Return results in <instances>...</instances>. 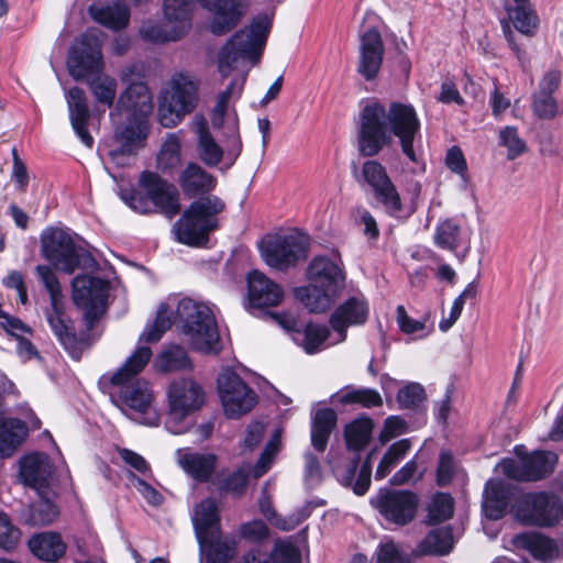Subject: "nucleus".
<instances>
[{"label": "nucleus", "mask_w": 563, "mask_h": 563, "mask_svg": "<svg viewBox=\"0 0 563 563\" xmlns=\"http://www.w3.org/2000/svg\"><path fill=\"white\" fill-rule=\"evenodd\" d=\"M272 27V18L268 14H258L251 24L234 33L221 47L218 54V70L223 78L234 70L241 69V75L217 96L212 110L211 122L217 129H223L227 136V158L230 163L236 161L242 151V141L239 133V120L235 111H230V100L238 99L244 87L247 76L245 62L256 65L261 58L268 33Z\"/></svg>", "instance_id": "1"}, {"label": "nucleus", "mask_w": 563, "mask_h": 563, "mask_svg": "<svg viewBox=\"0 0 563 563\" xmlns=\"http://www.w3.org/2000/svg\"><path fill=\"white\" fill-rule=\"evenodd\" d=\"M419 131L420 120L411 104L393 102L386 109L379 101L371 99L360 111L358 151L365 156H375L391 143L394 135L399 139L402 153L416 162L413 141Z\"/></svg>", "instance_id": "2"}, {"label": "nucleus", "mask_w": 563, "mask_h": 563, "mask_svg": "<svg viewBox=\"0 0 563 563\" xmlns=\"http://www.w3.org/2000/svg\"><path fill=\"white\" fill-rule=\"evenodd\" d=\"M174 323L194 350L206 354L220 352V336L211 308L205 302L176 296L159 305L154 322L144 329L140 342L159 341Z\"/></svg>", "instance_id": "3"}, {"label": "nucleus", "mask_w": 563, "mask_h": 563, "mask_svg": "<svg viewBox=\"0 0 563 563\" xmlns=\"http://www.w3.org/2000/svg\"><path fill=\"white\" fill-rule=\"evenodd\" d=\"M153 110L151 92L142 81L132 82L121 93L115 112L128 114V121L115 129L113 137L100 148L101 156L117 166H125L147 137V117Z\"/></svg>", "instance_id": "4"}, {"label": "nucleus", "mask_w": 563, "mask_h": 563, "mask_svg": "<svg viewBox=\"0 0 563 563\" xmlns=\"http://www.w3.org/2000/svg\"><path fill=\"white\" fill-rule=\"evenodd\" d=\"M152 357L148 346H139L114 373L103 375L101 383H110L113 401L136 422L155 427L159 415L154 402V394L145 379L137 378Z\"/></svg>", "instance_id": "5"}, {"label": "nucleus", "mask_w": 563, "mask_h": 563, "mask_svg": "<svg viewBox=\"0 0 563 563\" xmlns=\"http://www.w3.org/2000/svg\"><path fill=\"white\" fill-rule=\"evenodd\" d=\"M101 31L90 29L82 34L80 45L73 47L67 67L75 80L86 79L97 103L111 108L117 96V80L100 74L102 69Z\"/></svg>", "instance_id": "6"}, {"label": "nucleus", "mask_w": 563, "mask_h": 563, "mask_svg": "<svg viewBox=\"0 0 563 563\" xmlns=\"http://www.w3.org/2000/svg\"><path fill=\"white\" fill-rule=\"evenodd\" d=\"M140 190H121V199L134 211L148 213L159 209L172 218L180 210L179 194L176 187L156 173L143 172L139 178Z\"/></svg>", "instance_id": "7"}, {"label": "nucleus", "mask_w": 563, "mask_h": 563, "mask_svg": "<svg viewBox=\"0 0 563 563\" xmlns=\"http://www.w3.org/2000/svg\"><path fill=\"white\" fill-rule=\"evenodd\" d=\"M224 202L217 196H207L190 203L174 224L178 242L189 246H203L209 234L218 229V214Z\"/></svg>", "instance_id": "8"}, {"label": "nucleus", "mask_w": 563, "mask_h": 563, "mask_svg": "<svg viewBox=\"0 0 563 563\" xmlns=\"http://www.w3.org/2000/svg\"><path fill=\"white\" fill-rule=\"evenodd\" d=\"M167 417L165 428L174 434L190 430V417L199 411L206 402L203 387L191 377H177L170 380L166 389Z\"/></svg>", "instance_id": "9"}, {"label": "nucleus", "mask_w": 563, "mask_h": 563, "mask_svg": "<svg viewBox=\"0 0 563 563\" xmlns=\"http://www.w3.org/2000/svg\"><path fill=\"white\" fill-rule=\"evenodd\" d=\"M198 80L186 73L172 76L164 88L159 106L158 121L164 128H174L191 113L199 100Z\"/></svg>", "instance_id": "10"}, {"label": "nucleus", "mask_w": 563, "mask_h": 563, "mask_svg": "<svg viewBox=\"0 0 563 563\" xmlns=\"http://www.w3.org/2000/svg\"><path fill=\"white\" fill-rule=\"evenodd\" d=\"M41 254L55 269L66 274L96 265L91 254L77 246L70 233L59 228H47L42 232Z\"/></svg>", "instance_id": "11"}, {"label": "nucleus", "mask_w": 563, "mask_h": 563, "mask_svg": "<svg viewBox=\"0 0 563 563\" xmlns=\"http://www.w3.org/2000/svg\"><path fill=\"white\" fill-rule=\"evenodd\" d=\"M512 511L516 519L525 525L550 527L562 518L563 505L552 494L529 493L516 499Z\"/></svg>", "instance_id": "12"}, {"label": "nucleus", "mask_w": 563, "mask_h": 563, "mask_svg": "<svg viewBox=\"0 0 563 563\" xmlns=\"http://www.w3.org/2000/svg\"><path fill=\"white\" fill-rule=\"evenodd\" d=\"M517 459H504L498 468L508 478L519 482H536L550 475L558 462L555 453L550 451H533L521 453L520 448L515 449Z\"/></svg>", "instance_id": "13"}, {"label": "nucleus", "mask_w": 563, "mask_h": 563, "mask_svg": "<svg viewBox=\"0 0 563 563\" xmlns=\"http://www.w3.org/2000/svg\"><path fill=\"white\" fill-rule=\"evenodd\" d=\"M308 238L299 233L267 235L261 243V253L265 263L284 271L306 258Z\"/></svg>", "instance_id": "14"}, {"label": "nucleus", "mask_w": 563, "mask_h": 563, "mask_svg": "<svg viewBox=\"0 0 563 563\" xmlns=\"http://www.w3.org/2000/svg\"><path fill=\"white\" fill-rule=\"evenodd\" d=\"M73 300L84 311V319L88 329L106 311V300L109 285L106 280L89 275H78L71 282Z\"/></svg>", "instance_id": "15"}, {"label": "nucleus", "mask_w": 563, "mask_h": 563, "mask_svg": "<svg viewBox=\"0 0 563 563\" xmlns=\"http://www.w3.org/2000/svg\"><path fill=\"white\" fill-rule=\"evenodd\" d=\"M357 181L368 186L374 197L380 202L386 212L393 217H400L402 203L396 186L388 176L386 168L375 159L364 162Z\"/></svg>", "instance_id": "16"}, {"label": "nucleus", "mask_w": 563, "mask_h": 563, "mask_svg": "<svg viewBox=\"0 0 563 563\" xmlns=\"http://www.w3.org/2000/svg\"><path fill=\"white\" fill-rule=\"evenodd\" d=\"M218 391L229 418L245 415L257 401L256 394L231 369H224L219 375Z\"/></svg>", "instance_id": "17"}, {"label": "nucleus", "mask_w": 563, "mask_h": 563, "mask_svg": "<svg viewBox=\"0 0 563 563\" xmlns=\"http://www.w3.org/2000/svg\"><path fill=\"white\" fill-rule=\"evenodd\" d=\"M372 504L386 520L405 526L416 516L418 498L409 490L384 488L372 499Z\"/></svg>", "instance_id": "18"}, {"label": "nucleus", "mask_w": 563, "mask_h": 563, "mask_svg": "<svg viewBox=\"0 0 563 563\" xmlns=\"http://www.w3.org/2000/svg\"><path fill=\"white\" fill-rule=\"evenodd\" d=\"M276 320L284 329L290 332L291 340L308 354L318 353L335 344L332 343L334 336H331L330 330L325 325L308 323L302 327L290 313L276 316Z\"/></svg>", "instance_id": "19"}, {"label": "nucleus", "mask_w": 563, "mask_h": 563, "mask_svg": "<svg viewBox=\"0 0 563 563\" xmlns=\"http://www.w3.org/2000/svg\"><path fill=\"white\" fill-rule=\"evenodd\" d=\"M368 301L362 294L353 295L339 305L330 318V324L335 333L332 343L345 341L346 329L364 324L368 319Z\"/></svg>", "instance_id": "20"}, {"label": "nucleus", "mask_w": 563, "mask_h": 563, "mask_svg": "<svg viewBox=\"0 0 563 563\" xmlns=\"http://www.w3.org/2000/svg\"><path fill=\"white\" fill-rule=\"evenodd\" d=\"M278 435H274L266 444L257 463L253 467L246 464L240 466L222 481L220 489L239 496L242 495L251 474L255 479H257L268 472L274 456L278 452Z\"/></svg>", "instance_id": "21"}, {"label": "nucleus", "mask_w": 563, "mask_h": 563, "mask_svg": "<svg viewBox=\"0 0 563 563\" xmlns=\"http://www.w3.org/2000/svg\"><path fill=\"white\" fill-rule=\"evenodd\" d=\"M357 73L366 80L377 78L385 53L380 33L376 27H369L360 35Z\"/></svg>", "instance_id": "22"}, {"label": "nucleus", "mask_w": 563, "mask_h": 563, "mask_svg": "<svg viewBox=\"0 0 563 563\" xmlns=\"http://www.w3.org/2000/svg\"><path fill=\"white\" fill-rule=\"evenodd\" d=\"M310 279L322 288L338 294L344 286L345 272L343 262L339 254L333 257L318 256L312 260L308 269Z\"/></svg>", "instance_id": "23"}, {"label": "nucleus", "mask_w": 563, "mask_h": 563, "mask_svg": "<svg viewBox=\"0 0 563 563\" xmlns=\"http://www.w3.org/2000/svg\"><path fill=\"white\" fill-rule=\"evenodd\" d=\"M23 422L16 418L0 416V453L10 456L21 445L27 434V429L36 430L41 427V420L31 411Z\"/></svg>", "instance_id": "24"}, {"label": "nucleus", "mask_w": 563, "mask_h": 563, "mask_svg": "<svg viewBox=\"0 0 563 563\" xmlns=\"http://www.w3.org/2000/svg\"><path fill=\"white\" fill-rule=\"evenodd\" d=\"M177 464L194 481L207 483L212 478L218 465V456L209 452H194L188 449L176 451Z\"/></svg>", "instance_id": "25"}, {"label": "nucleus", "mask_w": 563, "mask_h": 563, "mask_svg": "<svg viewBox=\"0 0 563 563\" xmlns=\"http://www.w3.org/2000/svg\"><path fill=\"white\" fill-rule=\"evenodd\" d=\"M55 467L45 453H31L20 461V476L24 484L42 494L49 484Z\"/></svg>", "instance_id": "26"}, {"label": "nucleus", "mask_w": 563, "mask_h": 563, "mask_svg": "<svg viewBox=\"0 0 563 563\" xmlns=\"http://www.w3.org/2000/svg\"><path fill=\"white\" fill-rule=\"evenodd\" d=\"M66 101L74 132L82 144L92 147L93 137L88 131L90 111L85 91L78 87L70 88L66 93Z\"/></svg>", "instance_id": "27"}, {"label": "nucleus", "mask_w": 563, "mask_h": 563, "mask_svg": "<svg viewBox=\"0 0 563 563\" xmlns=\"http://www.w3.org/2000/svg\"><path fill=\"white\" fill-rule=\"evenodd\" d=\"M192 522L199 547L217 537L220 532V516L217 501L213 498L201 500L194 510Z\"/></svg>", "instance_id": "28"}, {"label": "nucleus", "mask_w": 563, "mask_h": 563, "mask_svg": "<svg viewBox=\"0 0 563 563\" xmlns=\"http://www.w3.org/2000/svg\"><path fill=\"white\" fill-rule=\"evenodd\" d=\"M249 298L254 307H275L283 300L282 288L258 271L247 275Z\"/></svg>", "instance_id": "29"}, {"label": "nucleus", "mask_w": 563, "mask_h": 563, "mask_svg": "<svg viewBox=\"0 0 563 563\" xmlns=\"http://www.w3.org/2000/svg\"><path fill=\"white\" fill-rule=\"evenodd\" d=\"M514 495L512 489L504 481L489 479L484 489V515L492 520L500 519L514 500Z\"/></svg>", "instance_id": "30"}, {"label": "nucleus", "mask_w": 563, "mask_h": 563, "mask_svg": "<svg viewBox=\"0 0 563 563\" xmlns=\"http://www.w3.org/2000/svg\"><path fill=\"white\" fill-rule=\"evenodd\" d=\"M178 184L185 196L194 198L213 190L217 180L198 164L189 163L179 174Z\"/></svg>", "instance_id": "31"}, {"label": "nucleus", "mask_w": 563, "mask_h": 563, "mask_svg": "<svg viewBox=\"0 0 563 563\" xmlns=\"http://www.w3.org/2000/svg\"><path fill=\"white\" fill-rule=\"evenodd\" d=\"M504 8L515 29L523 35L532 36L539 23V18L530 0H504Z\"/></svg>", "instance_id": "32"}, {"label": "nucleus", "mask_w": 563, "mask_h": 563, "mask_svg": "<svg viewBox=\"0 0 563 563\" xmlns=\"http://www.w3.org/2000/svg\"><path fill=\"white\" fill-rule=\"evenodd\" d=\"M89 13L96 22L114 31L126 27L130 21V9L123 0L107 5H90Z\"/></svg>", "instance_id": "33"}, {"label": "nucleus", "mask_w": 563, "mask_h": 563, "mask_svg": "<svg viewBox=\"0 0 563 563\" xmlns=\"http://www.w3.org/2000/svg\"><path fill=\"white\" fill-rule=\"evenodd\" d=\"M512 542L516 548L527 550L538 560H552L559 554V548L555 542L541 533L526 532L517 534Z\"/></svg>", "instance_id": "34"}, {"label": "nucleus", "mask_w": 563, "mask_h": 563, "mask_svg": "<svg viewBox=\"0 0 563 563\" xmlns=\"http://www.w3.org/2000/svg\"><path fill=\"white\" fill-rule=\"evenodd\" d=\"M46 319L60 344L74 354L77 349V338L74 328L63 311L62 301L51 306V309L46 312Z\"/></svg>", "instance_id": "35"}, {"label": "nucleus", "mask_w": 563, "mask_h": 563, "mask_svg": "<svg viewBox=\"0 0 563 563\" xmlns=\"http://www.w3.org/2000/svg\"><path fill=\"white\" fill-rule=\"evenodd\" d=\"M29 548L35 556L47 562L57 561L66 551L60 536L54 532L34 534L29 540Z\"/></svg>", "instance_id": "36"}, {"label": "nucleus", "mask_w": 563, "mask_h": 563, "mask_svg": "<svg viewBox=\"0 0 563 563\" xmlns=\"http://www.w3.org/2000/svg\"><path fill=\"white\" fill-rule=\"evenodd\" d=\"M198 154L207 166H217L224 161L227 167H231L233 163L227 158V148L223 150L214 137L211 135L205 123L198 128Z\"/></svg>", "instance_id": "37"}, {"label": "nucleus", "mask_w": 563, "mask_h": 563, "mask_svg": "<svg viewBox=\"0 0 563 563\" xmlns=\"http://www.w3.org/2000/svg\"><path fill=\"white\" fill-rule=\"evenodd\" d=\"M335 423L336 413L333 409L321 408L314 412L311 424V444L316 450L320 452L325 450Z\"/></svg>", "instance_id": "38"}, {"label": "nucleus", "mask_w": 563, "mask_h": 563, "mask_svg": "<svg viewBox=\"0 0 563 563\" xmlns=\"http://www.w3.org/2000/svg\"><path fill=\"white\" fill-rule=\"evenodd\" d=\"M296 297L305 305L310 312H323L330 308L336 294L318 285H309L296 289Z\"/></svg>", "instance_id": "39"}, {"label": "nucleus", "mask_w": 563, "mask_h": 563, "mask_svg": "<svg viewBox=\"0 0 563 563\" xmlns=\"http://www.w3.org/2000/svg\"><path fill=\"white\" fill-rule=\"evenodd\" d=\"M453 544L452 530L448 527L438 528L430 531L420 542L419 550L423 554L445 555L453 549Z\"/></svg>", "instance_id": "40"}, {"label": "nucleus", "mask_w": 563, "mask_h": 563, "mask_svg": "<svg viewBox=\"0 0 563 563\" xmlns=\"http://www.w3.org/2000/svg\"><path fill=\"white\" fill-rule=\"evenodd\" d=\"M155 367L162 373L181 371L190 367L187 352L179 345L164 349L155 360Z\"/></svg>", "instance_id": "41"}, {"label": "nucleus", "mask_w": 563, "mask_h": 563, "mask_svg": "<svg viewBox=\"0 0 563 563\" xmlns=\"http://www.w3.org/2000/svg\"><path fill=\"white\" fill-rule=\"evenodd\" d=\"M373 421L367 417H361L349 423L345 428L347 448L354 451L363 450L372 435Z\"/></svg>", "instance_id": "42"}, {"label": "nucleus", "mask_w": 563, "mask_h": 563, "mask_svg": "<svg viewBox=\"0 0 563 563\" xmlns=\"http://www.w3.org/2000/svg\"><path fill=\"white\" fill-rule=\"evenodd\" d=\"M342 405L358 404L365 408L383 404L380 395L371 388H344L333 396Z\"/></svg>", "instance_id": "43"}, {"label": "nucleus", "mask_w": 563, "mask_h": 563, "mask_svg": "<svg viewBox=\"0 0 563 563\" xmlns=\"http://www.w3.org/2000/svg\"><path fill=\"white\" fill-rule=\"evenodd\" d=\"M409 449L410 442L407 439L399 440L391 444L377 466L375 478H385L390 473V471L406 456Z\"/></svg>", "instance_id": "44"}, {"label": "nucleus", "mask_w": 563, "mask_h": 563, "mask_svg": "<svg viewBox=\"0 0 563 563\" xmlns=\"http://www.w3.org/2000/svg\"><path fill=\"white\" fill-rule=\"evenodd\" d=\"M201 553H206L207 563H230L234 556V547L227 540H223L220 532L217 537L206 541Z\"/></svg>", "instance_id": "45"}, {"label": "nucleus", "mask_w": 563, "mask_h": 563, "mask_svg": "<svg viewBox=\"0 0 563 563\" xmlns=\"http://www.w3.org/2000/svg\"><path fill=\"white\" fill-rule=\"evenodd\" d=\"M453 511V498L449 494L437 493L428 505V519L431 523H440L450 519Z\"/></svg>", "instance_id": "46"}, {"label": "nucleus", "mask_w": 563, "mask_h": 563, "mask_svg": "<svg viewBox=\"0 0 563 563\" xmlns=\"http://www.w3.org/2000/svg\"><path fill=\"white\" fill-rule=\"evenodd\" d=\"M461 228L453 219H446L437 225L434 243L444 250L453 251L460 242Z\"/></svg>", "instance_id": "47"}, {"label": "nucleus", "mask_w": 563, "mask_h": 563, "mask_svg": "<svg viewBox=\"0 0 563 563\" xmlns=\"http://www.w3.org/2000/svg\"><path fill=\"white\" fill-rule=\"evenodd\" d=\"M180 141L176 134H168L157 155L158 167L172 170L180 163Z\"/></svg>", "instance_id": "48"}, {"label": "nucleus", "mask_w": 563, "mask_h": 563, "mask_svg": "<svg viewBox=\"0 0 563 563\" xmlns=\"http://www.w3.org/2000/svg\"><path fill=\"white\" fill-rule=\"evenodd\" d=\"M396 321L402 333L412 335L415 339L426 338L431 332V329L427 328L426 321L410 318L401 305L396 309Z\"/></svg>", "instance_id": "49"}, {"label": "nucleus", "mask_w": 563, "mask_h": 563, "mask_svg": "<svg viewBox=\"0 0 563 563\" xmlns=\"http://www.w3.org/2000/svg\"><path fill=\"white\" fill-rule=\"evenodd\" d=\"M57 515L55 505L49 499L41 498L31 506L27 521L34 526H47L57 518Z\"/></svg>", "instance_id": "50"}, {"label": "nucleus", "mask_w": 563, "mask_h": 563, "mask_svg": "<svg viewBox=\"0 0 563 563\" xmlns=\"http://www.w3.org/2000/svg\"><path fill=\"white\" fill-rule=\"evenodd\" d=\"M35 272L49 295L51 306H55L56 302L62 301V287L54 269L48 265H37Z\"/></svg>", "instance_id": "51"}, {"label": "nucleus", "mask_w": 563, "mask_h": 563, "mask_svg": "<svg viewBox=\"0 0 563 563\" xmlns=\"http://www.w3.org/2000/svg\"><path fill=\"white\" fill-rule=\"evenodd\" d=\"M267 561L269 563H301V552L291 541H277Z\"/></svg>", "instance_id": "52"}, {"label": "nucleus", "mask_w": 563, "mask_h": 563, "mask_svg": "<svg viewBox=\"0 0 563 563\" xmlns=\"http://www.w3.org/2000/svg\"><path fill=\"white\" fill-rule=\"evenodd\" d=\"M426 399V391L419 383H408L398 390L397 401L400 408L415 409Z\"/></svg>", "instance_id": "53"}, {"label": "nucleus", "mask_w": 563, "mask_h": 563, "mask_svg": "<svg viewBox=\"0 0 563 563\" xmlns=\"http://www.w3.org/2000/svg\"><path fill=\"white\" fill-rule=\"evenodd\" d=\"M500 144L507 147L508 159H515L526 151V144L512 126H506L499 132Z\"/></svg>", "instance_id": "54"}, {"label": "nucleus", "mask_w": 563, "mask_h": 563, "mask_svg": "<svg viewBox=\"0 0 563 563\" xmlns=\"http://www.w3.org/2000/svg\"><path fill=\"white\" fill-rule=\"evenodd\" d=\"M20 530L11 523L5 514L0 512V548L13 550L20 541Z\"/></svg>", "instance_id": "55"}, {"label": "nucleus", "mask_w": 563, "mask_h": 563, "mask_svg": "<svg viewBox=\"0 0 563 563\" xmlns=\"http://www.w3.org/2000/svg\"><path fill=\"white\" fill-rule=\"evenodd\" d=\"M534 113L541 119H552L558 111V104L553 95L545 91H537L532 104Z\"/></svg>", "instance_id": "56"}, {"label": "nucleus", "mask_w": 563, "mask_h": 563, "mask_svg": "<svg viewBox=\"0 0 563 563\" xmlns=\"http://www.w3.org/2000/svg\"><path fill=\"white\" fill-rule=\"evenodd\" d=\"M377 563H410V558L393 541L382 543L376 552Z\"/></svg>", "instance_id": "57"}, {"label": "nucleus", "mask_w": 563, "mask_h": 563, "mask_svg": "<svg viewBox=\"0 0 563 563\" xmlns=\"http://www.w3.org/2000/svg\"><path fill=\"white\" fill-rule=\"evenodd\" d=\"M322 471L316 455L308 452L305 454L303 478L308 488H314L322 482Z\"/></svg>", "instance_id": "58"}, {"label": "nucleus", "mask_w": 563, "mask_h": 563, "mask_svg": "<svg viewBox=\"0 0 563 563\" xmlns=\"http://www.w3.org/2000/svg\"><path fill=\"white\" fill-rule=\"evenodd\" d=\"M240 536L251 542H261L268 537V528L264 521L260 519L245 522L239 528Z\"/></svg>", "instance_id": "59"}, {"label": "nucleus", "mask_w": 563, "mask_h": 563, "mask_svg": "<svg viewBox=\"0 0 563 563\" xmlns=\"http://www.w3.org/2000/svg\"><path fill=\"white\" fill-rule=\"evenodd\" d=\"M129 483L135 488L151 505L157 506L162 503V495L147 482L133 473L129 474Z\"/></svg>", "instance_id": "60"}, {"label": "nucleus", "mask_w": 563, "mask_h": 563, "mask_svg": "<svg viewBox=\"0 0 563 563\" xmlns=\"http://www.w3.org/2000/svg\"><path fill=\"white\" fill-rule=\"evenodd\" d=\"M455 461L450 452H442L437 470V481L441 486L448 485L455 473Z\"/></svg>", "instance_id": "61"}, {"label": "nucleus", "mask_w": 563, "mask_h": 563, "mask_svg": "<svg viewBox=\"0 0 563 563\" xmlns=\"http://www.w3.org/2000/svg\"><path fill=\"white\" fill-rule=\"evenodd\" d=\"M407 431L406 421L399 416H390L384 422V428L380 432V441L386 442L395 437H398Z\"/></svg>", "instance_id": "62"}, {"label": "nucleus", "mask_w": 563, "mask_h": 563, "mask_svg": "<svg viewBox=\"0 0 563 563\" xmlns=\"http://www.w3.org/2000/svg\"><path fill=\"white\" fill-rule=\"evenodd\" d=\"M445 165L451 172L462 177H464L466 174V159L464 157L463 152L457 146H452L451 148L448 150L445 155Z\"/></svg>", "instance_id": "63"}, {"label": "nucleus", "mask_w": 563, "mask_h": 563, "mask_svg": "<svg viewBox=\"0 0 563 563\" xmlns=\"http://www.w3.org/2000/svg\"><path fill=\"white\" fill-rule=\"evenodd\" d=\"M312 505L311 503L306 504L303 507H301L297 512L292 514L286 520H278L276 521V528L289 531L295 529L297 526H299L303 520H306L312 511Z\"/></svg>", "instance_id": "64"}]
</instances>
